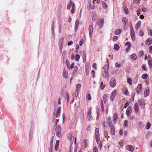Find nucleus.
<instances>
[{
	"label": "nucleus",
	"instance_id": "nucleus-1",
	"mask_svg": "<svg viewBox=\"0 0 152 152\" xmlns=\"http://www.w3.org/2000/svg\"><path fill=\"white\" fill-rule=\"evenodd\" d=\"M107 123H108V126L110 129V132L112 135H114L115 132L114 126L113 124L111 122V119L110 118H108Z\"/></svg>",
	"mask_w": 152,
	"mask_h": 152
},
{
	"label": "nucleus",
	"instance_id": "nucleus-2",
	"mask_svg": "<svg viewBox=\"0 0 152 152\" xmlns=\"http://www.w3.org/2000/svg\"><path fill=\"white\" fill-rule=\"evenodd\" d=\"M107 65L106 64L103 68L104 69V72L103 74V76L104 77H108L109 76V74L108 72V69L109 68L108 61V59H107Z\"/></svg>",
	"mask_w": 152,
	"mask_h": 152
},
{
	"label": "nucleus",
	"instance_id": "nucleus-3",
	"mask_svg": "<svg viewBox=\"0 0 152 152\" xmlns=\"http://www.w3.org/2000/svg\"><path fill=\"white\" fill-rule=\"evenodd\" d=\"M55 131L56 135L59 137H60L61 136V126L58 125L56 126L55 129Z\"/></svg>",
	"mask_w": 152,
	"mask_h": 152
},
{
	"label": "nucleus",
	"instance_id": "nucleus-4",
	"mask_svg": "<svg viewBox=\"0 0 152 152\" xmlns=\"http://www.w3.org/2000/svg\"><path fill=\"white\" fill-rule=\"evenodd\" d=\"M64 41V39L63 37L61 38L58 42V45L60 51H61L63 48V44Z\"/></svg>",
	"mask_w": 152,
	"mask_h": 152
},
{
	"label": "nucleus",
	"instance_id": "nucleus-5",
	"mask_svg": "<svg viewBox=\"0 0 152 152\" xmlns=\"http://www.w3.org/2000/svg\"><path fill=\"white\" fill-rule=\"evenodd\" d=\"M117 92L116 90H115L111 93L110 95V99L111 101H113L115 99V96H116Z\"/></svg>",
	"mask_w": 152,
	"mask_h": 152
},
{
	"label": "nucleus",
	"instance_id": "nucleus-6",
	"mask_svg": "<svg viewBox=\"0 0 152 152\" xmlns=\"http://www.w3.org/2000/svg\"><path fill=\"white\" fill-rule=\"evenodd\" d=\"M116 85V81L114 77H113L110 82V85L112 87H114Z\"/></svg>",
	"mask_w": 152,
	"mask_h": 152
},
{
	"label": "nucleus",
	"instance_id": "nucleus-7",
	"mask_svg": "<svg viewBox=\"0 0 152 152\" xmlns=\"http://www.w3.org/2000/svg\"><path fill=\"white\" fill-rule=\"evenodd\" d=\"M104 19L103 18L100 21L98 20L97 22V25L99 26L100 28H102L104 23Z\"/></svg>",
	"mask_w": 152,
	"mask_h": 152
},
{
	"label": "nucleus",
	"instance_id": "nucleus-8",
	"mask_svg": "<svg viewBox=\"0 0 152 152\" xmlns=\"http://www.w3.org/2000/svg\"><path fill=\"white\" fill-rule=\"evenodd\" d=\"M88 31L90 37L91 38L92 36V34L93 32V26L91 25H90L88 27Z\"/></svg>",
	"mask_w": 152,
	"mask_h": 152
},
{
	"label": "nucleus",
	"instance_id": "nucleus-9",
	"mask_svg": "<svg viewBox=\"0 0 152 152\" xmlns=\"http://www.w3.org/2000/svg\"><path fill=\"white\" fill-rule=\"evenodd\" d=\"M131 37L132 39L133 40H134L135 39L134 36L135 35V34L134 31L133 29V28L132 27V25L131 24Z\"/></svg>",
	"mask_w": 152,
	"mask_h": 152
},
{
	"label": "nucleus",
	"instance_id": "nucleus-10",
	"mask_svg": "<svg viewBox=\"0 0 152 152\" xmlns=\"http://www.w3.org/2000/svg\"><path fill=\"white\" fill-rule=\"evenodd\" d=\"M118 118V115L116 113H115L113 116V121L114 124H115L117 122V120Z\"/></svg>",
	"mask_w": 152,
	"mask_h": 152
},
{
	"label": "nucleus",
	"instance_id": "nucleus-11",
	"mask_svg": "<svg viewBox=\"0 0 152 152\" xmlns=\"http://www.w3.org/2000/svg\"><path fill=\"white\" fill-rule=\"evenodd\" d=\"M125 45L128 46V47L126 49V52H128L130 50L131 46V43L129 42H127L125 43Z\"/></svg>",
	"mask_w": 152,
	"mask_h": 152
},
{
	"label": "nucleus",
	"instance_id": "nucleus-12",
	"mask_svg": "<svg viewBox=\"0 0 152 152\" xmlns=\"http://www.w3.org/2000/svg\"><path fill=\"white\" fill-rule=\"evenodd\" d=\"M131 111V107L130 106H129L127 108V109L126 110V115L127 116H129L130 115V114H131L130 112Z\"/></svg>",
	"mask_w": 152,
	"mask_h": 152
},
{
	"label": "nucleus",
	"instance_id": "nucleus-13",
	"mask_svg": "<svg viewBox=\"0 0 152 152\" xmlns=\"http://www.w3.org/2000/svg\"><path fill=\"white\" fill-rule=\"evenodd\" d=\"M145 43L146 45H149L152 43V38H148L145 42Z\"/></svg>",
	"mask_w": 152,
	"mask_h": 152
},
{
	"label": "nucleus",
	"instance_id": "nucleus-14",
	"mask_svg": "<svg viewBox=\"0 0 152 152\" xmlns=\"http://www.w3.org/2000/svg\"><path fill=\"white\" fill-rule=\"evenodd\" d=\"M126 148L128 150L131 152H133L134 150V148L132 146L130 145H127Z\"/></svg>",
	"mask_w": 152,
	"mask_h": 152
},
{
	"label": "nucleus",
	"instance_id": "nucleus-15",
	"mask_svg": "<svg viewBox=\"0 0 152 152\" xmlns=\"http://www.w3.org/2000/svg\"><path fill=\"white\" fill-rule=\"evenodd\" d=\"M134 110L136 113H137L139 110V107L137 103H135L134 105Z\"/></svg>",
	"mask_w": 152,
	"mask_h": 152
},
{
	"label": "nucleus",
	"instance_id": "nucleus-16",
	"mask_svg": "<svg viewBox=\"0 0 152 152\" xmlns=\"http://www.w3.org/2000/svg\"><path fill=\"white\" fill-rule=\"evenodd\" d=\"M142 87V85L141 84H139L138 85L137 89V91L138 93L141 91Z\"/></svg>",
	"mask_w": 152,
	"mask_h": 152
},
{
	"label": "nucleus",
	"instance_id": "nucleus-17",
	"mask_svg": "<svg viewBox=\"0 0 152 152\" xmlns=\"http://www.w3.org/2000/svg\"><path fill=\"white\" fill-rule=\"evenodd\" d=\"M70 141L72 143H73L75 139V144L76 142V137H74L73 136H70Z\"/></svg>",
	"mask_w": 152,
	"mask_h": 152
},
{
	"label": "nucleus",
	"instance_id": "nucleus-18",
	"mask_svg": "<svg viewBox=\"0 0 152 152\" xmlns=\"http://www.w3.org/2000/svg\"><path fill=\"white\" fill-rule=\"evenodd\" d=\"M73 3H74L72 2V1L71 0L69 2H68V3L67 5V9L68 10H69L70 9L71 6H72V5L73 4Z\"/></svg>",
	"mask_w": 152,
	"mask_h": 152
},
{
	"label": "nucleus",
	"instance_id": "nucleus-19",
	"mask_svg": "<svg viewBox=\"0 0 152 152\" xmlns=\"http://www.w3.org/2000/svg\"><path fill=\"white\" fill-rule=\"evenodd\" d=\"M59 143V140H57L56 141V143L55 146V149L56 151H57L58 148V146Z\"/></svg>",
	"mask_w": 152,
	"mask_h": 152
},
{
	"label": "nucleus",
	"instance_id": "nucleus-20",
	"mask_svg": "<svg viewBox=\"0 0 152 152\" xmlns=\"http://www.w3.org/2000/svg\"><path fill=\"white\" fill-rule=\"evenodd\" d=\"M63 77L64 78H66L68 77V73L66 72L65 69H64L63 71Z\"/></svg>",
	"mask_w": 152,
	"mask_h": 152
},
{
	"label": "nucleus",
	"instance_id": "nucleus-21",
	"mask_svg": "<svg viewBox=\"0 0 152 152\" xmlns=\"http://www.w3.org/2000/svg\"><path fill=\"white\" fill-rule=\"evenodd\" d=\"M81 87V85L79 84H77L76 86V92L77 93V94H78L79 90H80Z\"/></svg>",
	"mask_w": 152,
	"mask_h": 152
},
{
	"label": "nucleus",
	"instance_id": "nucleus-22",
	"mask_svg": "<svg viewBox=\"0 0 152 152\" xmlns=\"http://www.w3.org/2000/svg\"><path fill=\"white\" fill-rule=\"evenodd\" d=\"M103 99L104 103H105L107 101V94H104L103 96Z\"/></svg>",
	"mask_w": 152,
	"mask_h": 152
},
{
	"label": "nucleus",
	"instance_id": "nucleus-23",
	"mask_svg": "<svg viewBox=\"0 0 152 152\" xmlns=\"http://www.w3.org/2000/svg\"><path fill=\"white\" fill-rule=\"evenodd\" d=\"M87 142L88 140L87 139H85L82 142V144L83 145H84L85 148H86L87 146Z\"/></svg>",
	"mask_w": 152,
	"mask_h": 152
},
{
	"label": "nucleus",
	"instance_id": "nucleus-24",
	"mask_svg": "<svg viewBox=\"0 0 152 152\" xmlns=\"http://www.w3.org/2000/svg\"><path fill=\"white\" fill-rule=\"evenodd\" d=\"M83 59L84 62H85L86 60V51L83 50Z\"/></svg>",
	"mask_w": 152,
	"mask_h": 152
},
{
	"label": "nucleus",
	"instance_id": "nucleus-25",
	"mask_svg": "<svg viewBox=\"0 0 152 152\" xmlns=\"http://www.w3.org/2000/svg\"><path fill=\"white\" fill-rule=\"evenodd\" d=\"M141 22L140 21H138L136 25L135 28L136 29H138L140 26Z\"/></svg>",
	"mask_w": 152,
	"mask_h": 152
},
{
	"label": "nucleus",
	"instance_id": "nucleus-26",
	"mask_svg": "<svg viewBox=\"0 0 152 152\" xmlns=\"http://www.w3.org/2000/svg\"><path fill=\"white\" fill-rule=\"evenodd\" d=\"M145 100L144 99H140L139 100L138 103L140 105H144Z\"/></svg>",
	"mask_w": 152,
	"mask_h": 152
},
{
	"label": "nucleus",
	"instance_id": "nucleus-27",
	"mask_svg": "<svg viewBox=\"0 0 152 152\" xmlns=\"http://www.w3.org/2000/svg\"><path fill=\"white\" fill-rule=\"evenodd\" d=\"M61 112V108L59 107L58 108L57 110L56 113V117L58 118V115Z\"/></svg>",
	"mask_w": 152,
	"mask_h": 152
},
{
	"label": "nucleus",
	"instance_id": "nucleus-28",
	"mask_svg": "<svg viewBox=\"0 0 152 152\" xmlns=\"http://www.w3.org/2000/svg\"><path fill=\"white\" fill-rule=\"evenodd\" d=\"M124 13L126 15L128 14L129 13V11L128 8L125 5H124Z\"/></svg>",
	"mask_w": 152,
	"mask_h": 152
},
{
	"label": "nucleus",
	"instance_id": "nucleus-29",
	"mask_svg": "<svg viewBox=\"0 0 152 152\" xmlns=\"http://www.w3.org/2000/svg\"><path fill=\"white\" fill-rule=\"evenodd\" d=\"M149 93V90L148 89H146L144 92V95L146 97L148 96Z\"/></svg>",
	"mask_w": 152,
	"mask_h": 152
},
{
	"label": "nucleus",
	"instance_id": "nucleus-30",
	"mask_svg": "<svg viewBox=\"0 0 152 152\" xmlns=\"http://www.w3.org/2000/svg\"><path fill=\"white\" fill-rule=\"evenodd\" d=\"M102 6L105 9H106V8H107V6L105 2L104 1H102Z\"/></svg>",
	"mask_w": 152,
	"mask_h": 152
},
{
	"label": "nucleus",
	"instance_id": "nucleus-31",
	"mask_svg": "<svg viewBox=\"0 0 152 152\" xmlns=\"http://www.w3.org/2000/svg\"><path fill=\"white\" fill-rule=\"evenodd\" d=\"M95 136H99V130L98 128H96L95 131Z\"/></svg>",
	"mask_w": 152,
	"mask_h": 152
},
{
	"label": "nucleus",
	"instance_id": "nucleus-32",
	"mask_svg": "<svg viewBox=\"0 0 152 152\" xmlns=\"http://www.w3.org/2000/svg\"><path fill=\"white\" fill-rule=\"evenodd\" d=\"M53 137H52L51 139L50 140V148L51 150L52 149V147H53L52 144H53Z\"/></svg>",
	"mask_w": 152,
	"mask_h": 152
},
{
	"label": "nucleus",
	"instance_id": "nucleus-33",
	"mask_svg": "<svg viewBox=\"0 0 152 152\" xmlns=\"http://www.w3.org/2000/svg\"><path fill=\"white\" fill-rule=\"evenodd\" d=\"M131 58L133 60H135L137 58V56L136 54H134L131 55Z\"/></svg>",
	"mask_w": 152,
	"mask_h": 152
},
{
	"label": "nucleus",
	"instance_id": "nucleus-34",
	"mask_svg": "<svg viewBox=\"0 0 152 152\" xmlns=\"http://www.w3.org/2000/svg\"><path fill=\"white\" fill-rule=\"evenodd\" d=\"M121 30L120 29H118L115 31V34L116 35H119L121 33Z\"/></svg>",
	"mask_w": 152,
	"mask_h": 152
},
{
	"label": "nucleus",
	"instance_id": "nucleus-35",
	"mask_svg": "<svg viewBox=\"0 0 152 152\" xmlns=\"http://www.w3.org/2000/svg\"><path fill=\"white\" fill-rule=\"evenodd\" d=\"M100 89L102 90L105 87V85H104L103 82H101L100 84Z\"/></svg>",
	"mask_w": 152,
	"mask_h": 152
},
{
	"label": "nucleus",
	"instance_id": "nucleus-36",
	"mask_svg": "<svg viewBox=\"0 0 152 152\" xmlns=\"http://www.w3.org/2000/svg\"><path fill=\"white\" fill-rule=\"evenodd\" d=\"M80 58V56L79 55L76 54L75 56V60L77 61H78Z\"/></svg>",
	"mask_w": 152,
	"mask_h": 152
},
{
	"label": "nucleus",
	"instance_id": "nucleus-37",
	"mask_svg": "<svg viewBox=\"0 0 152 152\" xmlns=\"http://www.w3.org/2000/svg\"><path fill=\"white\" fill-rule=\"evenodd\" d=\"M151 124L149 122H148L145 128L147 129H148L150 128L151 126Z\"/></svg>",
	"mask_w": 152,
	"mask_h": 152
},
{
	"label": "nucleus",
	"instance_id": "nucleus-38",
	"mask_svg": "<svg viewBox=\"0 0 152 152\" xmlns=\"http://www.w3.org/2000/svg\"><path fill=\"white\" fill-rule=\"evenodd\" d=\"M148 64H152V60L151 59V57L150 56H148Z\"/></svg>",
	"mask_w": 152,
	"mask_h": 152
},
{
	"label": "nucleus",
	"instance_id": "nucleus-39",
	"mask_svg": "<svg viewBox=\"0 0 152 152\" xmlns=\"http://www.w3.org/2000/svg\"><path fill=\"white\" fill-rule=\"evenodd\" d=\"M86 98L88 100H90L91 99V97L90 94H88L86 96Z\"/></svg>",
	"mask_w": 152,
	"mask_h": 152
},
{
	"label": "nucleus",
	"instance_id": "nucleus-40",
	"mask_svg": "<svg viewBox=\"0 0 152 152\" xmlns=\"http://www.w3.org/2000/svg\"><path fill=\"white\" fill-rule=\"evenodd\" d=\"M79 24V21L78 20H76L75 22V28H77L78 27Z\"/></svg>",
	"mask_w": 152,
	"mask_h": 152
},
{
	"label": "nucleus",
	"instance_id": "nucleus-41",
	"mask_svg": "<svg viewBox=\"0 0 152 152\" xmlns=\"http://www.w3.org/2000/svg\"><path fill=\"white\" fill-rule=\"evenodd\" d=\"M75 5L74 3H73V4L72 5V8L71 10V12L72 14H74V11H75Z\"/></svg>",
	"mask_w": 152,
	"mask_h": 152
},
{
	"label": "nucleus",
	"instance_id": "nucleus-42",
	"mask_svg": "<svg viewBox=\"0 0 152 152\" xmlns=\"http://www.w3.org/2000/svg\"><path fill=\"white\" fill-rule=\"evenodd\" d=\"M148 75L147 74H143L142 76V78L144 79H147Z\"/></svg>",
	"mask_w": 152,
	"mask_h": 152
},
{
	"label": "nucleus",
	"instance_id": "nucleus-43",
	"mask_svg": "<svg viewBox=\"0 0 152 152\" xmlns=\"http://www.w3.org/2000/svg\"><path fill=\"white\" fill-rule=\"evenodd\" d=\"M123 144H124V143L122 141L121 142H120L119 143V145L118 146L119 148H121L122 149V148H123Z\"/></svg>",
	"mask_w": 152,
	"mask_h": 152
},
{
	"label": "nucleus",
	"instance_id": "nucleus-44",
	"mask_svg": "<svg viewBox=\"0 0 152 152\" xmlns=\"http://www.w3.org/2000/svg\"><path fill=\"white\" fill-rule=\"evenodd\" d=\"M80 106V102L78 101H77L76 102L75 104V107H76V108H77L78 107Z\"/></svg>",
	"mask_w": 152,
	"mask_h": 152
},
{
	"label": "nucleus",
	"instance_id": "nucleus-45",
	"mask_svg": "<svg viewBox=\"0 0 152 152\" xmlns=\"http://www.w3.org/2000/svg\"><path fill=\"white\" fill-rule=\"evenodd\" d=\"M114 49L117 50H118L119 49V47L118 45L115 44L114 46Z\"/></svg>",
	"mask_w": 152,
	"mask_h": 152
},
{
	"label": "nucleus",
	"instance_id": "nucleus-46",
	"mask_svg": "<svg viewBox=\"0 0 152 152\" xmlns=\"http://www.w3.org/2000/svg\"><path fill=\"white\" fill-rule=\"evenodd\" d=\"M93 152H98V148L96 146H95L93 148Z\"/></svg>",
	"mask_w": 152,
	"mask_h": 152
},
{
	"label": "nucleus",
	"instance_id": "nucleus-47",
	"mask_svg": "<svg viewBox=\"0 0 152 152\" xmlns=\"http://www.w3.org/2000/svg\"><path fill=\"white\" fill-rule=\"evenodd\" d=\"M101 107L102 109V111H104V104L103 101L102 100L101 101Z\"/></svg>",
	"mask_w": 152,
	"mask_h": 152
},
{
	"label": "nucleus",
	"instance_id": "nucleus-48",
	"mask_svg": "<svg viewBox=\"0 0 152 152\" xmlns=\"http://www.w3.org/2000/svg\"><path fill=\"white\" fill-rule=\"evenodd\" d=\"M143 55L144 52L142 51H141L139 52V55L140 57L142 56Z\"/></svg>",
	"mask_w": 152,
	"mask_h": 152
},
{
	"label": "nucleus",
	"instance_id": "nucleus-49",
	"mask_svg": "<svg viewBox=\"0 0 152 152\" xmlns=\"http://www.w3.org/2000/svg\"><path fill=\"white\" fill-rule=\"evenodd\" d=\"M127 81L128 83L130 85L132 84V80L130 78H128L127 79Z\"/></svg>",
	"mask_w": 152,
	"mask_h": 152
},
{
	"label": "nucleus",
	"instance_id": "nucleus-50",
	"mask_svg": "<svg viewBox=\"0 0 152 152\" xmlns=\"http://www.w3.org/2000/svg\"><path fill=\"white\" fill-rule=\"evenodd\" d=\"M66 97L67 100V102H68L69 101V95L67 92H66Z\"/></svg>",
	"mask_w": 152,
	"mask_h": 152
},
{
	"label": "nucleus",
	"instance_id": "nucleus-51",
	"mask_svg": "<svg viewBox=\"0 0 152 152\" xmlns=\"http://www.w3.org/2000/svg\"><path fill=\"white\" fill-rule=\"evenodd\" d=\"M86 74L87 76H88L89 74V71L88 70L89 68L87 67L86 68Z\"/></svg>",
	"mask_w": 152,
	"mask_h": 152
},
{
	"label": "nucleus",
	"instance_id": "nucleus-52",
	"mask_svg": "<svg viewBox=\"0 0 152 152\" xmlns=\"http://www.w3.org/2000/svg\"><path fill=\"white\" fill-rule=\"evenodd\" d=\"M118 39L117 36H114L113 38V41H116Z\"/></svg>",
	"mask_w": 152,
	"mask_h": 152
},
{
	"label": "nucleus",
	"instance_id": "nucleus-53",
	"mask_svg": "<svg viewBox=\"0 0 152 152\" xmlns=\"http://www.w3.org/2000/svg\"><path fill=\"white\" fill-rule=\"evenodd\" d=\"M74 67H75V66H74V63H72L71 64V66H70V68L69 69V68L68 67V68L69 69H72L73 68H74Z\"/></svg>",
	"mask_w": 152,
	"mask_h": 152
},
{
	"label": "nucleus",
	"instance_id": "nucleus-54",
	"mask_svg": "<svg viewBox=\"0 0 152 152\" xmlns=\"http://www.w3.org/2000/svg\"><path fill=\"white\" fill-rule=\"evenodd\" d=\"M139 34L140 36H143L144 35V33L142 31L140 30L139 31Z\"/></svg>",
	"mask_w": 152,
	"mask_h": 152
},
{
	"label": "nucleus",
	"instance_id": "nucleus-55",
	"mask_svg": "<svg viewBox=\"0 0 152 152\" xmlns=\"http://www.w3.org/2000/svg\"><path fill=\"white\" fill-rule=\"evenodd\" d=\"M141 12V10L140 9L138 8L137 11V14L138 16H139L140 14V12Z\"/></svg>",
	"mask_w": 152,
	"mask_h": 152
},
{
	"label": "nucleus",
	"instance_id": "nucleus-56",
	"mask_svg": "<svg viewBox=\"0 0 152 152\" xmlns=\"http://www.w3.org/2000/svg\"><path fill=\"white\" fill-rule=\"evenodd\" d=\"M73 70V72L76 73L78 70V68L77 66H75Z\"/></svg>",
	"mask_w": 152,
	"mask_h": 152
},
{
	"label": "nucleus",
	"instance_id": "nucleus-57",
	"mask_svg": "<svg viewBox=\"0 0 152 152\" xmlns=\"http://www.w3.org/2000/svg\"><path fill=\"white\" fill-rule=\"evenodd\" d=\"M95 136V138L96 139V142H99V140H100V138H99V136Z\"/></svg>",
	"mask_w": 152,
	"mask_h": 152
},
{
	"label": "nucleus",
	"instance_id": "nucleus-58",
	"mask_svg": "<svg viewBox=\"0 0 152 152\" xmlns=\"http://www.w3.org/2000/svg\"><path fill=\"white\" fill-rule=\"evenodd\" d=\"M83 43V39H81L80 40L79 42V45L80 46H81Z\"/></svg>",
	"mask_w": 152,
	"mask_h": 152
},
{
	"label": "nucleus",
	"instance_id": "nucleus-59",
	"mask_svg": "<svg viewBox=\"0 0 152 152\" xmlns=\"http://www.w3.org/2000/svg\"><path fill=\"white\" fill-rule=\"evenodd\" d=\"M92 67L95 69H96V64L95 63H94L93 64Z\"/></svg>",
	"mask_w": 152,
	"mask_h": 152
},
{
	"label": "nucleus",
	"instance_id": "nucleus-60",
	"mask_svg": "<svg viewBox=\"0 0 152 152\" xmlns=\"http://www.w3.org/2000/svg\"><path fill=\"white\" fill-rule=\"evenodd\" d=\"M104 136H105V137H106L108 134L107 132V131H104Z\"/></svg>",
	"mask_w": 152,
	"mask_h": 152
},
{
	"label": "nucleus",
	"instance_id": "nucleus-61",
	"mask_svg": "<svg viewBox=\"0 0 152 152\" xmlns=\"http://www.w3.org/2000/svg\"><path fill=\"white\" fill-rule=\"evenodd\" d=\"M128 94L129 92L128 90L126 89V90L124 91V94L128 95Z\"/></svg>",
	"mask_w": 152,
	"mask_h": 152
},
{
	"label": "nucleus",
	"instance_id": "nucleus-62",
	"mask_svg": "<svg viewBox=\"0 0 152 152\" xmlns=\"http://www.w3.org/2000/svg\"><path fill=\"white\" fill-rule=\"evenodd\" d=\"M128 121H127L126 120L124 122V124L125 127H127L128 126Z\"/></svg>",
	"mask_w": 152,
	"mask_h": 152
},
{
	"label": "nucleus",
	"instance_id": "nucleus-63",
	"mask_svg": "<svg viewBox=\"0 0 152 152\" xmlns=\"http://www.w3.org/2000/svg\"><path fill=\"white\" fill-rule=\"evenodd\" d=\"M147 11V9L145 7H143L142 9V11L143 12H145Z\"/></svg>",
	"mask_w": 152,
	"mask_h": 152
},
{
	"label": "nucleus",
	"instance_id": "nucleus-64",
	"mask_svg": "<svg viewBox=\"0 0 152 152\" xmlns=\"http://www.w3.org/2000/svg\"><path fill=\"white\" fill-rule=\"evenodd\" d=\"M73 44V42L72 41H69L68 43V45L69 46L70 45Z\"/></svg>",
	"mask_w": 152,
	"mask_h": 152
}]
</instances>
